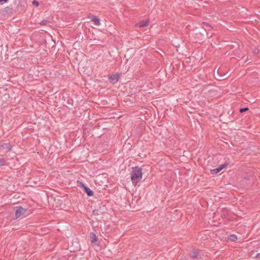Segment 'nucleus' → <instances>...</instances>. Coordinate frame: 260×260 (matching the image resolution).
Listing matches in <instances>:
<instances>
[{"label":"nucleus","mask_w":260,"mask_h":260,"mask_svg":"<svg viewBox=\"0 0 260 260\" xmlns=\"http://www.w3.org/2000/svg\"><path fill=\"white\" fill-rule=\"evenodd\" d=\"M142 169L139 167L133 168L131 173V180L133 185H136L142 179Z\"/></svg>","instance_id":"1"},{"label":"nucleus","mask_w":260,"mask_h":260,"mask_svg":"<svg viewBox=\"0 0 260 260\" xmlns=\"http://www.w3.org/2000/svg\"><path fill=\"white\" fill-rule=\"evenodd\" d=\"M15 217L17 218L21 216L24 215L26 210L21 206H17L15 208Z\"/></svg>","instance_id":"2"},{"label":"nucleus","mask_w":260,"mask_h":260,"mask_svg":"<svg viewBox=\"0 0 260 260\" xmlns=\"http://www.w3.org/2000/svg\"><path fill=\"white\" fill-rule=\"evenodd\" d=\"M119 78V76L117 74H115L109 76V80L111 83L114 84L118 81Z\"/></svg>","instance_id":"3"},{"label":"nucleus","mask_w":260,"mask_h":260,"mask_svg":"<svg viewBox=\"0 0 260 260\" xmlns=\"http://www.w3.org/2000/svg\"><path fill=\"white\" fill-rule=\"evenodd\" d=\"M89 237L91 242L95 245H98V242L96 235L93 233H90Z\"/></svg>","instance_id":"4"},{"label":"nucleus","mask_w":260,"mask_h":260,"mask_svg":"<svg viewBox=\"0 0 260 260\" xmlns=\"http://www.w3.org/2000/svg\"><path fill=\"white\" fill-rule=\"evenodd\" d=\"M81 186L83 187L84 191L86 193L88 196L91 197L93 196V191L89 188L85 186L83 183H82Z\"/></svg>","instance_id":"5"},{"label":"nucleus","mask_w":260,"mask_h":260,"mask_svg":"<svg viewBox=\"0 0 260 260\" xmlns=\"http://www.w3.org/2000/svg\"><path fill=\"white\" fill-rule=\"evenodd\" d=\"M228 164H224L223 165H221L220 167L214 169L212 170L213 174H217L220 172L223 168H224Z\"/></svg>","instance_id":"6"},{"label":"nucleus","mask_w":260,"mask_h":260,"mask_svg":"<svg viewBox=\"0 0 260 260\" xmlns=\"http://www.w3.org/2000/svg\"><path fill=\"white\" fill-rule=\"evenodd\" d=\"M1 147L3 149L6 150L7 152L10 151L12 148V146L10 144L6 143L2 145Z\"/></svg>","instance_id":"7"},{"label":"nucleus","mask_w":260,"mask_h":260,"mask_svg":"<svg viewBox=\"0 0 260 260\" xmlns=\"http://www.w3.org/2000/svg\"><path fill=\"white\" fill-rule=\"evenodd\" d=\"M148 25V21L146 20H141L136 26L139 27H143Z\"/></svg>","instance_id":"8"},{"label":"nucleus","mask_w":260,"mask_h":260,"mask_svg":"<svg viewBox=\"0 0 260 260\" xmlns=\"http://www.w3.org/2000/svg\"><path fill=\"white\" fill-rule=\"evenodd\" d=\"M91 20L92 22H94L96 25L99 26L100 25V19L99 18H98L97 17H96L95 16L91 17Z\"/></svg>","instance_id":"9"},{"label":"nucleus","mask_w":260,"mask_h":260,"mask_svg":"<svg viewBox=\"0 0 260 260\" xmlns=\"http://www.w3.org/2000/svg\"><path fill=\"white\" fill-rule=\"evenodd\" d=\"M6 160L4 158H0V166H3L6 165Z\"/></svg>","instance_id":"10"},{"label":"nucleus","mask_w":260,"mask_h":260,"mask_svg":"<svg viewBox=\"0 0 260 260\" xmlns=\"http://www.w3.org/2000/svg\"><path fill=\"white\" fill-rule=\"evenodd\" d=\"M12 9L10 7H7L5 8V12L6 13H12Z\"/></svg>","instance_id":"11"},{"label":"nucleus","mask_w":260,"mask_h":260,"mask_svg":"<svg viewBox=\"0 0 260 260\" xmlns=\"http://www.w3.org/2000/svg\"><path fill=\"white\" fill-rule=\"evenodd\" d=\"M230 239L232 241H235L237 239V236L235 235H232L230 236Z\"/></svg>","instance_id":"12"},{"label":"nucleus","mask_w":260,"mask_h":260,"mask_svg":"<svg viewBox=\"0 0 260 260\" xmlns=\"http://www.w3.org/2000/svg\"><path fill=\"white\" fill-rule=\"evenodd\" d=\"M49 23V21H48V20H43L42 21L40 24L42 25H47L48 24V23Z\"/></svg>","instance_id":"13"},{"label":"nucleus","mask_w":260,"mask_h":260,"mask_svg":"<svg viewBox=\"0 0 260 260\" xmlns=\"http://www.w3.org/2000/svg\"><path fill=\"white\" fill-rule=\"evenodd\" d=\"M192 257L193 258H198V253L197 252H193Z\"/></svg>","instance_id":"14"},{"label":"nucleus","mask_w":260,"mask_h":260,"mask_svg":"<svg viewBox=\"0 0 260 260\" xmlns=\"http://www.w3.org/2000/svg\"><path fill=\"white\" fill-rule=\"evenodd\" d=\"M248 110V108H241V109H240V112L242 113L244 112L247 111Z\"/></svg>","instance_id":"15"},{"label":"nucleus","mask_w":260,"mask_h":260,"mask_svg":"<svg viewBox=\"0 0 260 260\" xmlns=\"http://www.w3.org/2000/svg\"><path fill=\"white\" fill-rule=\"evenodd\" d=\"M32 3L33 5L35 6L36 7L38 6L39 4V2L35 0L33 1Z\"/></svg>","instance_id":"16"},{"label":"nucleus","mask_w":260,"mask_h":260,"mask_svg":"<svg viewBox=\"0 0 260 260\" xmlns=\"http://www.w3.org/2000/svg\"><path fill=\"white\" fill-rule=\"evenodd\" d=\"M255 257L260 259V253H257L255 256Z\"/></svg>","instance_id":"17"},{"label":"nucleus","mask_w":260,"mask_h":260,"mask_svg":"<svg viewBox=\"0 0 260 260\" xmlns=\"http://www.w3.org/2000/svg\"><path fill=\"white\" fill-rule=\"evenodd\" d=\"M8 1V0H0V4L3 2H4L5 3H7Z\"/></svg>","instance_id":"18"},{"label":"nucleus","mask_w":260,"mask_h":260,"mask_svg":"<svg viewBox=\"0 0 260 260\" xmlns=\"http://www.w3.org/2000/svg\"><path fill=\"white\" fill-rule=\"evenodd\" d=\"M258 51L257 50H255L254 51V53H258Z\"/></svg>","instance_id":"19"}]
</instances>
